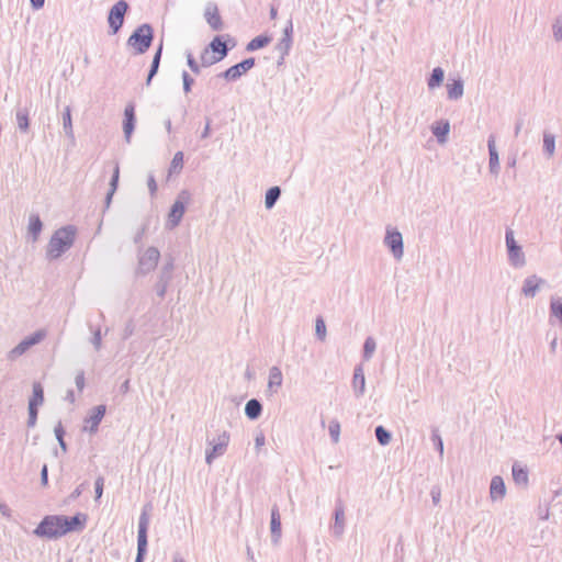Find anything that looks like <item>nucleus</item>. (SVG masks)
I'll use <instances>...</instances> for the list:
<instances>
[{
  "mask_svg": "<svg viewBox=\"0 0 562 562\" xmlns=\"http://www.w3.org/2000/svg\"><path fill=\"white\" fill-rule=\"evenodd\" d=\"M87 521L88 516L83 513H78L72 517L48 515L37 525L34 533L42 538L57 539L69 532L82 530Z\"/></svg>",
  "mask_w": 562,
  "mask_h": 562,
  "instance_id": "obj_1",
  "label": "nucleus"
},
{
  "mask_svg": "<svg viewBox=\"0 0 562 562\" xmlns=\"http://www.w3.org/2000/svg\"><path fill=\"white\" fill-rule=\"evenodd\" d=\"M227 55V46L220 36L212 40L209 46H206L200 56V63H198L192 56H188V65L194 72H199L201 67L212 66Z\"/></svg>",
  "mask_w": 562,
  "mask_h": 562,
  "instance_id": "obj_2",
  "label": "nucleus"
},
{
  "mask_svg": "<svg viewBox=\"0 0 562 562\" xmlns=\"http://www.w3.org/2000/svg\"><path fill=\"white\" fill-rule=\"evenodd\" d=\"M75 238V231L72 228H60L52 236L47 254L50 258H58L66 249H68Z\"/></svg>",
  "mask_w": 562,
  "mask_h": 562,
  "instance_id": "obj_3",
  "label": "nucleus"
},
{
  "mask_svg": "<svg viewBox=\"0 0 562 562\" xmlns=\"http://www.w3.org/2000/svg\"><path fill=\"white\" fill-rule=\"evenodd\" d=\"M154 31L149 24L138 26L127 40V45L134 54H144L151 45Z\"/></svg>",
  "mask_w": 562,
  "mask_h": 562,
  "instance_id": "obj_4",
  "label": "nucleus"
},
{
  "mask_svg": "<svg viewBox=\"0 0 562 562\" xmlns=\"http://www.w3.org/2000/svg\"><path fill=\"white\" fill-rule=\"evenodd\" d=\"M505 241L509 263L515 268H521L526 265L525 254L514 237V232L507 228L505 232Z\"/></svg>",
  "mask_w": 562,
  "mask_h": 562,
  "instance_id": "obj_5",
  "label": "nucleus"
},
{
  "mask_svg": "<svg viewBox=\"0 0 562 562\" xmlns=\"http://www.w3.org/2000/svg\"><path fill=\"white\" fill-rule=\"evenodd\" d=\"M46 337L44 329L37 330L31 336L25 337L20 344H18L10 352V359H16L24 355L30 348L40 344Z\"/></svg>",
  "mask_w": 562,
  "mask_h": 562,
  "instance_id": "obj_6",
  "label": "nucleus"
},
{
  "mask_svg": "<svg viewBox=\"0 0 562 562\" xmlns=\"http://www.w3.org/2000/svg\"><path fill=\"white\" fill-rule=\"evenodd\" d=\"M384 245L390 249L395 259H401L404 254L403 237L396 228H387Z\"/></svg>",
  "mask_w": 562,
  "mask_h": 562,
  "instance_id": "obj_7",
  "label": "nucleus"
},
{
  "mask_svg": "<svg viewBox=\"0 0 562 562\" xmlns=\"http://www.w3.org/2000/svg\"><path fill=\"white\" fill-rule=\"evenodd\" d=\"M127 3L124 0L117 1L110 10L108 22L112 29V34H116L124 22V15L127 11Z\"/></svg>",
  "mask_w": 562,
  "mask_h": 562,
  "instance_id": "obj_8",
  "label": "nucleus"
},
{
  "mask_svg": "<svg viewBox=\"0 0 562 562\" xmlns=\"http://www.w3.org/2000/svg\"><path fill=\"white\" fill-rule=\"evenodd\" d=\"M255 66V59L254 58H247L243 60L239 64H236L232 67H229L224 72V78L227 80H236L244 74H246L248 70H250Z\"/></svg>",
  "mask_w": 562,
  "mask_h": 562,
  "instance_id": "obj_9",
  "label": "nucleus"
},
{
  "mask_svg": "<svg viewBox=\"0 0 562 562\" xmlns=\"http://www.w3.org/2000/svg\"><path fill=\"white\" fill-rule=\"evenodd\" d=\"M190 196L187 192H182L179 199L173 203L169 213V221L172 226L178 225L186 210V203H188Z\"/></svg>",
  "mask_w": 562,
  "mask_h": 562,
  "instance_id": "obj_10",
  "label": "nucleus"
},
{
  "mask_svg": "<svg viewBox=\"0 0 562 562\" xmlns=\"http://www.w3.org/2000/svg\"><path fill=\"white\" fill-rule=\"evenodd\" d=\"M546 283V280L538 277L537 274H531L524 280V284L521 288V293L526 297H535L537 292L540 290L541 285Z\"/></svg>",
  "mask_w": 562,
  "mask_h": 562,
  "instance_id": "obj_11",
  "label": "nucleus"
},
{
  "mask_svg": "<svg viewBox=\"0 0 562 562\" xmlns=\"http://www.w3.org/2000/svg\"><path fill=\"white\" fill-rule=\"evenodd\" d=\"M487 148H488V158H490L488 159L490 172L494 176H497L499 173L501 166H499V156H498V151L496 149L494 135L488 136Z\"/></svg>",
  "mask_w": 562,
  "mask_h": 562,
  "instance_id": "obj_12",
  "label": "nucleus"
},
{
  "mask_svg": "<svg viewBox=\"0 0 562 562\" xmlns=\"http://www.w3.org/2000/svg\"><path fill=\"white\" fill-rule=\"evenodd\" d=\"M506 486L502 476L495 475L491 480L490 496L492 501H501L505 497Z\"/></svg>",
  "mask_w": 562,
  "mask_h": 562,
  "instance_id": "obj_13",
  "label": "nucleus"
},
{
  "mask_svg": "<svg viewBox=\"0 0 562 562\" xmlns=\"http://www.w3.org/2000/svg\"><path fill=\"white\" fill-rule=\"evenodd\" d=\"M147 526H148V517L146 516V514H143L140 516L139 526H138V560L142 558L143 553L146 550Z\"/></svg>",
  "mask_w": 562,
  "mask_h": 562,
  "instance_id": "obj_14",
  "label": "nucleus"
},
{
  "mask_svg": "<svg viewBox=\"0 0 562 562\" xmlns=\"http://www.w3.org/2000/svg\"><path fill=\"white\" fill-rule=\"evenodd\" d=\"M204 18L206 20V22L209 23V25L214 30V31H220L222 30L223 27V22H222V18L220 15V12H218V9L216 5H209L206 9H205V12H204Z\"/></svg>",
  "mask_w": 562,
  "mask_h": 562,
  "instance_id": "obj_15",
  "label": "nucleus"
},
{
  "mask_svg": "<svg viewBox=\"0 0 562 562\" xmlns=\"http://www.w3.org/2000/svg\"><path fill=\"white\" fill-rule=\"evenodd\" d=\"M105 414V407L103 405L97 406L89 418L85 422V430H89L91 432L95 431L100 422L102 420Z\"/></svg>",
  "mask_w": 562,
  "mask_h": 562,
  "instance_id": "obj_16",
  "label": "nucleus"
},
{
  "mask_svg": "<svg viewBox=\"0 0 562 562\" xmlns=\"http://www.w3.org/2000/svg\"><path fill=\"white\" fill-rule=\"evenodd\" d=\"M283 375L278 367H273L269 371L268 376V392L274 394L279 391L282 385Z\"/></svg>",
  "mask_w": 562,
  "mask_h": 562,
  "instance_id": "obj_17",
  "label": "nucleus"
},
{
  "mask_svg": "<svg viewBox=\"0 0 562 562\" xmlns=\"http://www.w3.org/2000/svg\"><path fill=\"white\" fill-rule=\"evenodd\" d=\"M464 91L463 80L459 77L447 83V95L449 100H459Z\"/></svg>",
  "mask_w": 562,
  "mask_h": 562,
  "instance_id": "obj_18",
  "label": "nucleus"
},
{
  "mask_svg": "<svg viewBox=\"0 0 562 562\" xmlns=\"http://www.w3.org/2000/svg\"><path fill=\"white\" fill-rule=\"evenodd\" d=\"M431 132L437 138V142L443 144L448 139L450 124L448 121H441L437 125L431 126Z\"/></svg>",
  "mask_w": 562,
  "mask_h": 562,
  "instance_id": "obj_19",
  "label": "nucleus"
},
{
  "mask_svg": "<svg viewBox=\"0 0 562 562\" xmlns=\"http://www.w3.org/2000/svg\"><path fill=\"white\" fill-rule=\"evenodd\" d=\"M124 133L126 138L128 139L134 130V121H135V109L134 105L130 104L125 108L124 111Z\"/></svg>",
  "mask_w": 562,
  "mask_h": 562,
  "instance_id": "obj_20",
  "label": "nucleus"
},
{
  "mask_svg": "<svg viewBox=\"0 0 562 562\" xmlns=\"http://www.w3.org/2000/svg\"><path fill=\"white\" fill-rule=\"evenodd\" d=\"M513 480L517 485L527 486L528 484V471L527 469L514 463L512 468Z\"/></svg>",
  "mask_w": 562,
  "mask_h": 562,
  "instance_id": "obj_21",
  "label": "nucleus"
},
{
  "mask_svg": "<svg viewBox=\"0 0 562 562\" xmlns=\"http://www.w3.org/2000/svg\"><path fill=\"white\" fill-rule=\"evenodd\" d=\"M550 322L552 323L553 318H557L562 326V300L560 297L552 296L550 300V308H549Z\"/></svg>",
  "mask_w": 562,
  "mask_h": 562,
  "instance_id": "obj_22",
  "label": "nucleus"
},
{
  "mask_svg": "<svg viewBox=\"0 0 562 562\" xmlns=\"http://www.w3.org/2000/svg\"><path fill=\"white\" fill-rule=\"evenodd\" d=\"M445 79V71L441 67H435L427 79V86L430 90L441 86Z\"/></svg>",
  "mask_w": 562,
  "mask_h": 562,
  "instance_id": "obj_23",
  "label": "nucleus"
},
{
  "mask_svg": "<svg viewBox=\"0 0 562 562\" xmlns=\"http://www.w3.org/2000/svg\"><path fill=\"white\" fill-rule=\"evenodd\" d=\"M543 153L548 158H551L555 153V137L548 132L543 133Z\"/></svg>",
  "mask_w": 562,
  "mask_h": 562,
  "instance_id": "obj_24",
  "label": "nucleus"
},
{
  "mask_svg": "<svg viewBox=\"0 0 562 562\" xmlns=\"http://www.w3.org/2000/svg\"><path fill=\"white\" fill-rule=\"evenodd\" d=\"M228 443V436L226 434H224L222 437H221V441L220 443L215 445L212 449V451L206 456V461L207 463H211L212 460L222 454L226 448Z\"/></svg>",
  "mask_w": 562,
  "mask_h": 562,
  "instance_id": "obj_25",
  "label": "nucleus"
},
{
  "mask_svg": "<svg viewBox=\"0 0 562 562\" xmlns=\"http://www.w3.org/2000/svg\"><path fill=\"white\" fill-rule=\"evenodd\" d=\"M359 387V393H364V386H366V378L363 374L362 366H357L353 369V387Z\"/></svg>",
  "mask_w": 562,
  "mask_h": 562,
  "instance_id": "obj_26",
  "label": "nucleus"
},
{
  "mask_svg": "<svg viewBox=\"0 0 562 562\" xmlns=\"http://www.w3.org/2000/svg\"><path fill=\"white\" fill-rule=\"evenodd\" d=\"M44 402V391L41 383L36 382L33 384V394L30 398V406H40Z\"/></svg>",
  "mask_w": 562,
  "mask_h": 562,
  "instance_id": "obj_27",
  "label": "nucleus"
},
{
  "mask_svg": "<svg viewBox=\"0 0 562 562\" xmlns=\"http://www.w3.org/2000/svg\"><path fill=\"white\" fill-rule=\"evenodd\" d=\"M374 435H375V438L378 440V442L381 445V446H386L390 443L391 439H392V435H391V431L387 430L384 426L382 425H379L375 427L374 429Z\"/></svg>",
  "mask_w": 562,
  "mask_h": 562,
  "instance_id": "obj_28",
  "label": "nucleus"
},
{
  "mask_svg": "<svg viewBox=\"0 0 562 562\" xmlns=\"http://www.w3.org/2000/svg\"><path fill=\"white\" fill-rule=\"evenodd\" d=\"M270 42H271V37L270 36L259 35V36L252 38L247 44V50L252 52V50L260 49V48L267 46Z\"/></svg>",
  "mask_w": 562,
  "mask_h": 562,
  "instance_id": "obj_29",
  "label": "nucleus"
},
{
  "mask_svg": "<svg viewBox=\"0 0 562 562\" xmlns=\"http://www.w3.org/2000/svg\"><path fill=\"white\" fill-rule=\"evenodd\" d=\"M375 348H376V342H375L374 338L371 336L367 337V339L364 340V344H363L362 359L364 361L370 360L375 351Z\"/></svg>",
  "mask_w": 562,
  "mask_h": 562,
  "instance_id": "obj_30",
  "label": "nucleus"
},
{
  "mask_svg": "<svg viewBox=\"0 0 562 562\" xmlns=\"http://www.w3.org/2000/svg\"><path fill=\"white\" fill-rule=\"evenodd\" d=\"M246 415L249 418H257L261 412V405L257 400H250L245 407Z\"/></svg>",
  "mask_w": 562,
  "mask_h": 562,
  "instance_id": "obj_31",
  "label": "nucleus"
},
{
  "mask_svg": "<svg viewBox=\"0 0 562 562\" xmlns=\"http://www.w3.org/2000/svg\"><path fill=\"white\" fill-rule=\"evenodd\" d=\"M271 531L277 538L281 535L280 514L277 508H273L271 513Z\"/></svg>",
  "mask_w": 562,
  "mask_h": 562,
  "instance_id": "obj_32",
  "label": "nucleus"
},
{
  "mask_svg": "<svg viewBox=\"0 0 562 562\" xmlns=\"http://www.w3.org/2000/svg\"><path fill=\"white\" fill-rule=\"evenodd\" d=\"M42 231V222L38 216H31L29 223V232L33 236V240L37 239L38 234Z\"/></svg>",
  "mask_w": 562,
  "mask_h": 562,
  "instance_id": "obj_33",
  "label": "nucleus"
},
{
  "mask_svg": "<svg viewBox=\"0 0 562 562\" xmlns=\"http://www.w3.org/2000/svg\"><path fill=\"white\" fill-rule=\"evenodd\" d=\"M434 448L439 452L440 457L443 456V441L437 428H434L430 436Z\"/></svg>",
  "mask_w": 562,
  "mask_h": 562,
  "instance_id": "obj_34",
  "label": "nucleus"
},
{
  "mask_svg": "<svg viewBox=\"0 0 562 562\" xmlns=\"http://www.w3.org/2000/svg\"><path fill=\"white\" fill-rule=\"evenodd\" d=\"M280 195V189L279 187H272L270 188L267 193H266V200H265V203H266V206L268 209L272 207L273 204L276 203V201L278 200Z\"/></svg>",
  "mask_w": 562,
  "mask_h": 562,
  "instance_id": "obj_35",
  "label": "nucleus"
},
{
  "mask_svg": "<svg viewBox=\"0 0 562 562\" xmlns=\"http://www.w3.org/2000/svg\"><path fill=\"white\" fill-rule=\"evenodd\" d=\"M161 52H162V45H160L154 56V59H153V64H151V69L149 71V75H148V78H147V83L150 82L151 78L155 76V74L157 72L158 70V67H159V63H160V58H161Z\"/></svg>",
  "mask_w": 562,
  "mask_h": 562,
  "instance_id": "obj_36",
  "label": "nucleus"
},
{
  "mask_svg": "<svg viewBox=\"0 0 562 562\" xmlns=\"http://www.w3.org/2000/svg\"><path fill=\"white\" fill-rule=\"evenodd\" d=\"M63 123H64V128H65L66 133L67 134H72L71 113H70V109L69 108L65 109V112H64V115H63Z\"/></svg>",
  "mask_w": 562,
  "mask_h": 562,
  "instance_id": "obj_37",
  "label": "nucleus"
},
{
  "mask_svg": "<svg viewBox=\"0 0 562 562\" xmlns=\"http://www.w3.org/2000/svg\"><path fill=\"white\" fill-rule=\"evenodd\" d=\"M553 37L557 42L562 41V18H557L552 25Z\"/></svg>",
  "mask_w": 562,
  "mask_h": 562,
  "instance_id": "obj_38",
  "label": "nucleus"
},
{
  "mask_svg": "<svg viewBox=\"0 0 562 562\" xmlns=\"http://www.w3.org/2000/svg\"><path fill=\"white\" fill-rule=\"evenodd\" d=\"M18 125L21 131H27L29 128V116L27 113H18L16 115Z\"/></svg>",
  "mask_w": 562,
  "mask_h": 562,
  "instance_id": "obj_39",
  "label": "nucleus"
},
{
  "mask_svg": "<svg viewBox=\"0 0 562 562\" xmlns=\"http://www.w3.org/2000/svg\"><path fill=\"white\" fill-rule=\"evenodd\" d=\"M183 166V154L181 151H178L172 159L171 162V169L172 170H180Z\"/></svg>",
  "mask_w": 562,
  "mask_h": 562,
  "instance_id": "obj_40",
  "label": "nucleus"
},
{
  "mask_svg": "<svg viewBox=\"0 0 562 562\" xmlns=\"http://www.w3.org/2000/svg\"><path fill=\"white\" fill-rule=\"evenodd\" d=\"M316 335L319 337V339H324L326 336V325L322 318L316 319V326H315Z\"/></svg>",
  "mask_w": 562,
  "mask_h": 562,
  "instance_id": "obj_41",
  "label": "nucleus"
},
{
  "mask_svg": "<svg viewBox=\"0 0 562 562\" xmlns=\"http://www.w3.org/2000/svg\"><path fill=\"white\" fill-rule=\"evenodd\" d=\"M335 518H336V521H335L334 530L336 533H340L342 531L344 513L337 510Z\"/></svg>",
  "mask_w": 562,
  "mask_h": 562,
  "instance_id": "obj_42",
  "label": "nucleus"
},
{
  "mask_svg": "<svg viewBox=\"0 0 562 562\" xmlns=\"http://www.w3.org/2000/svg\"><path fill=\"white\" fill-rule=\"evenodd\" d=\"M430 496L434 505H438L440 503L441 490L438 485L431 487Z\"/></svg>",
  "mask_w": 562,
  "mask_h": 562,
  "instance_id": "obj_43",
  "label": "nucleus"
},
{
  "mask_svg": "<svg viewBox=\"0 0 562 562\" xmlns=\"http://www.w3.org/2000/svg\"><path fill=\"white\" fill-rule=\"evenodd\" d=\"M549 516H550L549 505H546L543 507L540 505L539 508H538V517H539V519L548 520Z\"/></svg>",
  "mask_w": 562,
  "mask_h": 562,
  "instance_id": "obj_44",
  "label": "nucleus"
},
{
  "mask_svg": "<svg viewBox=\"0 0 562 562\" xmlns=\"http://www.w3.org/2000/svg\"><path fill=\"white\" fill-rule=\"evenodd\" d=\"M104 480L103 477H98L95 481V497L99 499L103 494Z\"/></svg>",
  "mask_w": 562,
  "mask_h": 562,
  "instance_id": "obj_45",
  "label": "nucleus"
},
{
  "mask_svg": "<svg viewBox=\"0 0 562 562\" xmlns=\"http://www.w3.org/2000/svg\"><path fill=\"white\" fill-rule=\"evenodd\" d=\"M339 431H340V427L338 424L333 423L329 425V434L333 437L334 441L338 440Z\"/></svg>",
  "mask_w": 562,
  "mask_h": 562,
  "instance_id": "obj_46",
  "label": "nucleus"
},
{
  "mask_svg": "<svg viewBox=\"0 0 562 562\" xmlns=\"http://www.w3.org/2000/svg\"><path fill=\"white\" fill-rule=\"evenodd\" d=\"M146 256L156 265L159 258V252L156 249H148L146 251Z\"/></svg>",
  "mask_w": 562,
  "mask_h": 562,
  "instance_id": "obj_47",
  "label": "nucleus"
},
{
  "mask_svg": "<svg viewBox=\"0 0 562 562\" xmlns=\"http://www.w3.org/2000/svg\"><path fill=\"white\" fill-rule=\"evenodd\" d=\"M192 83H193V79L188 74H183V86H184V90L187 92L190 91Z\"/></svg>",
  "mask_w": 562,
  "mask_h": 562,
  "instance_id": "obj_48",
  "label": "nucleus"
},
{
  "mask_svg": "<svg viewBox=\"0 0 562 562\" xmlns=\"http://www.w3.org/2000/svg\"><path fill=\"white\" fill-rule=\"evenodd\" d=\"M37 407L38 406H30L29 405V413H30V423L33 425L35 424L36 416H37Z\"/></svg>",
  "mask_w": 562,
  "mask_h": 562,
  "instance_id": "obj_49",
  "label": "nucleus"
},
{
  "mask_svg": "<svg viewBox=\"0 0 562 562\" xmlns=\"http://www.w3.org/2000/svg\"><path fill=\"white\" fill-rule=\"evenodd\" d=\"M119 173H120V170H119V167L116 166L115 169H114L112 181H111L112 191H114L115 188H116V183H117V180H119Z\"/></svg>",
  "mask_w": 562,
  "mask_h": 562,
  "instance_id": "obj_50",
  "label": "nucleus"
},
{
  "mask_svg": "<svg viewBox=\"0 0 562 562\" xmlns=\"http://www.w3.org/2000/svg\"><path fill=\"white\" fill-rule=\"evenodd\" d=\"M0 513L5 517L11 516V509L7 504H0Z\"/></svg>",
  "mask_w": 562,
  "mask_h": 562,
  "instance_id": "obj_51",
  "label": "nucleus"
},
{
  "mask_svg": "<svg viewBox=\"0 0 562 562\" xmlns=\"http://www.w3.org/2000/svg\"><path fill=\"white\" fill-rule=\"evenodd\" d=\"M41 479H42L43 485H47L48 475H47V467L46 465H44L43 469H42Z\"/></svg>",
  "mask_w": 562,
  "mask_h": 562,
  "instance_id": "obj_52",
  "label": "nucleus"
},
{
  "mask_svg": "<svg viewBox=\"0 0 562 562\" xmlns=\"http://www.w3.org/2000/svg\"><path fill=\"white\" fill-rule=\"evenodd\" d=\"M522 123L524 122H522L521 119L517 120V122L515 124V131H514L515 132V136H518V134L520 133V130L522 127Z\"/></svg>",
  "mask_w": 562,
  "mask_h": 562,
  "instance_id": "obj_53",
  "label": "nucleus"
},
{
  "mask_svg": "<svg viewBox=\"0 0 562 562\" xmlns=\"http://www.w3.org/2000/svg\"><path fill=\"white\" fill-rule=\"evenodd\" d=\"M76 383L78 385L79 389H82L83 387V384H85V378L82 374L78 375L76 378Z\"/></svg>",
  "mask_w": 562,
  "mask_h": 562,
  "instance_id": "obj_54",
  "label": "nucleus"
},
{
  "mask_svg": "<svg viewBox=\"0 0 562 562\" xmlns=\"http://www.w3.org/2000/svg\"><path fill=\"white\" fill-rule=\"evenodd\" d=\"M31 2L35 9H40L44 5V0H31Z\"/></svg>",
  "mask_w": 562,
  "mask_h": 562,
  "instance_id": "obj_55",
  "label": "nucleus"
},
{
  "mask_svg": "<svg viewBox=\"0 0 562 562\" xmlns=\"http://www.w3.org/2000/svg\"><path fill=\"white\" fill-rule=\"evenodd\" d=\"M555 348H557V337H554L550 342L551 352H555Z\"/></svg>",
  "mask_w": 562,
  "mask_h": 562,
  "instance_id": "obj_56",
  "label": "nucleus"
},
{
  "mask_svg": "<svg viewBox=\"0 0 562 562\" xmlns=\"http://www.w3.org/2000/svg\"><path fill=\"white\" fill-rule=\"evenodd\" d=\"M507 165H508V167H512V168L515 167L516 166V158L514 157V158L509 159L507 161Z\"/></svg>",
  "mask_w": 562,
  "mask_h": 562,
  "instance_id": "obj_57",
  "label": "nucleus"
},
{
  "mask_svg": "<svg viewBox=\"0 0 562 562\" xmlns=\"http://www.w3.org/2000/svg\"><path fill=\"white\" fill-rule=\"evenodd\" d=\"M270 13L272 19H274L277 16V9L272 8Z\"/></svg>",
  "mask_w": 562,
  "mask_h": 562,
  "instance_id": "obj_58",
  "label": "nucleus"
},
{
  "mask_svg": "<svg viewBox=\"0 0 562 562\" xmlns=\"http://www.w3.org/2000/svg\"><path fill=\"white\" fill-rule=\"evenodd\" d=\"M175 562H184L181 558L175 559Z\"/></svg>",
  "mask_w": 562,
  "mask_h": 562,
  "instance_id": "obj_59",
  "label": "nucleus"
}]
</instances>
